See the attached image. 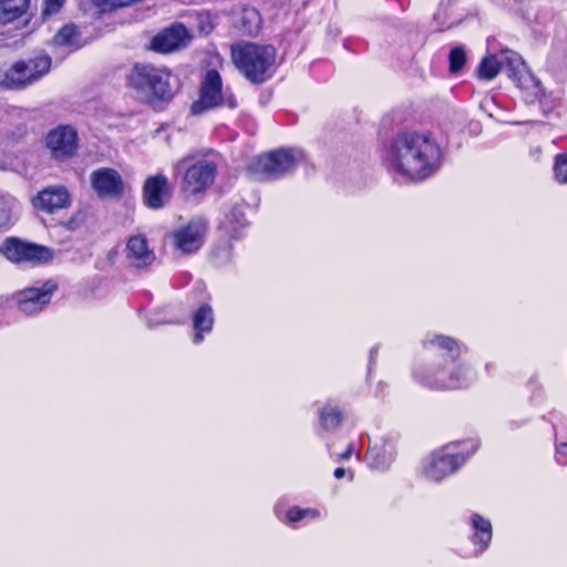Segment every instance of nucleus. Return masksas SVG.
<instances>
[{"mask_svg":"<svg viewBox=\"0 0 567 567\" xmlns=\"http://www.w3.org/2000/svg\"><path fill=\"white\" fill-rule=\"evenodd\" d=\"M390 168L411 182L433 176L442 163V151L427 133L402 132L391 142L388 152Z\"/></svg>","mask_w":567,"mask_h":567,"instance_id":"nucleus-1","label":"nucleus"},{"mask_svg":"<svg viewBox=\"0 0 567 567\" xmlns=\"http://www.w3.org/2000/svg\"><path fill=\"white\" fill-rule=\"evenodd\" d=\"M427 349L440 350L450 357L443 364L431 370L415 372V378L423 385L439 391L455 390L466 386L472 380L470 367L457 362L462 346L453 338L437 334L424 341Z\"/></svg>","mask_w":567,"mask_h":567,"instance_id":"nucleus-2","label":"nucleus"},{"mask_svg":"<svg viewBox=\"0 0 567 567\" xmlns=\"http://www.w3.org/2000/svg\"><path fill=\"white\" fill-rule=\"evenodd\" d=\"M231 60L238 71L252 83H262L274 73L276 49L254 42H239L230 48Z\"/></svg>","mask_w":567,"mask_h":567,"instance_id":"nucleus-3","label":"nucleus"},{"mask_svg":"<svg viewBox=\"0 0 567 567\" xmlns=\"http://www.w3.org/2000/svg\"><path fill=\"white\" fill-rule=\"evenodd\" d=\"M173 174L179 179L181 192L186 196H195L213 185L217 163L205 155L189 154L173 165Z\"/></svg>","mask_w":567,"mask_h":567,"instance_id":"nucleus-4","label":"nucleus"},{"mask_svg":"<svg viewBox=\"0 0 567 567\" xmlns=\"http://www.w3.org/2000/svg\"><path fill=\"white\" fill-rule=\"evenodd\" d=\"M169 80L171 73L166 69L152 64L135 65L130 75L131 86L138 99L147 103L172 99L173 90Z\"/></svg>","mask_w":567,"mask_h":567,"instance_id":"nucleus-5","label":"nucleus"},{"mask_svg":"<svg viewBox=\"0 0 567 567\" xmlns=\"http://www.w3.org/2000/svg\"><path fill=\"white\" fill-rule=\"evenodd\" d=\"M302 159L301 151L279 148L252 158L247 172L255 181L275 179L291 172Z\"/></svg>","mask_w":567,"mask_h":567,"instance_id":"nucleus-6","label":"nucleus"},{"mask_svg":"<svg viewBox=\"0 0 567 567\" xmlns=\"http://www.w3.org/2000/svg\"><path fill=\"white\" fill-rule=\"evenodd\" d=\"M50 68L51 58L47 54L17 61L4 72L0 85L10 90H22L39 81Z\"/></svg>","mask_w":567,"mask_h":567,"instance_id":"nucleus-7","label":"nucleus"},{"mask_svg":"<svg viewBox=\"0 0 567 567\" xmlns=\"http://www.w3.org/2000/svg\"><path fill=\"white\" fill-rule=\"evenodd\" d=\"M498 74H504L517 87L529 93L534 99H540L543 89L539 81L527 70L522 56L513 50L498 52Z\"/></svg>","mask_w":567,"mask_h":567,"instance_id":"nucleus-8","label":"nucleus"},{"mask_svg":"<svg viewBox=\"0 0 567 567\" xmlns=\"http://www.w3.org/2000/svg\"><path fill=\"white\" fill-rule=\"evenodd\" d=\"M474 452L455 451V447L449 445L442 450L435 451L424 462L422 466V476L431 482H441L449 475L455 473Z\"/></svg>","mask_w":567,"mask_h":567,"instance_id":"nucleus-9","label":"nucleus"},{"mask_svg":"<svg viewBox=\"0 0 567 567\" xmlns=\"http://www.w3.org/2000/svg\"><path fill=\"white\" fill-rule=\"evenodd\" d=\"M221 85L219 73L215 70L208 71L200 85L199 99L192 105V113L199 115L221 105L234 109L236 106L235 97L231 94L227 95V92L223 93Z\"/></svg>","mask_w":567,"mask_h":567,"instance_id":"nucleus-10","label":"nucleus"},{"mask_svg":"<svg viewBox=\"0 0 567 567\" xmlns=\"http://www.w3.org/2000/svg\"><path fill=\"white\" fill-rule=\"evenodd\" d=\"M0 254L13 264L40 265L50 261L53 254L50 248L24 241L16 237L7 238L0 246Z\"/></svg>","mask_w":567,"mask_h":567,"instance_id":"nucleus-11","label":"nucleus"},{"mask_svg":"<svg viewBox=\"0 0 567 567\" xmlns=\"http://www.w3.org/2000/svg\"><path fill=\"white\" fill-rule=\"evenodd\" d=\"M206 230L205 220L196 218L171 233L168 238L176 251L193 254L203 246Z\"/></svg>","mask_w":567,"mask_h":567,"instance_id":"nucleus-12","label":"nucleus"},{"mask_svg":"<svg viewBox=\"0 0 567 567\" xmlns=\"http://www.w3.org/2000/svg\"><path fill=\"white\" fill-rule=\"evenodd\" d=\"M56 285L52 281L44 282L41 287L25 288L16 293L18 308L25 315H35L49 305Z\"/></svg>","mask_w":567,"mask_h":567,"instance_id":"nucleus-13","label":"nucleus"},{"mask_svg":"<svg viewBox=\"0 0 567 567\" xmlns=\"http://www.w3.org/2000/svg\"><path fill=\"white\" fill-rule=\"evenodd\" d=\"M47 146L55 159L64 161L76 151V132L70 126H59L48 134Z\"/></svg>","mask_w":567,"mask_h":567,"instance_id":"nucleus-14","label":"nucleus"},{"mask_svg":"<svg viewBox=\"0 0 567 567\" xmlns=\"http://www.w3.org/2000/svg\"><path fill=\"white\" fill-rule=\"evenodd\" d=\"M189 40L187 29L183 24H176L165 29L155 35L151 48L156 52L168 53L184 48Z\"/></svg>","mask_w":567,"mask_h":567,"instance_id":"nucleus-15","label":"nucleus"},{"mask_svg":"<svg viewBox=\"0 0 567 567\" xmlns=\"http://www.w3.org/2000/svg\"><path fill=\"white\" fill-rule=\"evenodd\" d=\"M37 209L45 213H54L70 206L71 198L68 189L64 186H50L38 193L37 197L32 200Z\"/></svg>","mask_w":567,"mask_h":567,"instance_id":"nucleus-16","label":"nucleus"},{"mask_svg":"<svg viewBox=\"0 0 567 567\" xmlns=\"http://www.w3.org/2000/svg\"><path fill=\"white\" fill-rule=\"evenodd\" d=\"M91 185L100 197H113L123 189L121 175L112 168H100L94 171L91 176Z\"/></svg>","mask_w":567,"mask_h":567,"instance_id":"nucleus-17","label":"nucleus"},{"mask_svg":"<svg viewBox=\"0 0 567 567\" xmlns=\"http://www.w3.org/2000/svg\"><path fill=\"white\" fill-rule=\"evenodd\" d=\"M169 197L168 179L163 174L148 177L143 186V199L152 209L162 208Z\"/></svg>","mask_w":567,"mask_h":567,"instance_id":"nucleus-18","label":"nucleus"},{"mask_svg":"<svg viewBox=\"0 0 567 567\" xmlns=\"http://www.w3.org/2000/svg\"><path fill=\"white\" fill-rule=\"evenodd\" d=\"M126 259L132 267L143 269L153 264L155 254L148 248L144 236L135 235L127 240Z\"/></svg>","mask_w":567,"mask_h":567,"instance_id":"nucleus-19","label":"nucleus"},{"mask_svg":"<svg viewBox=\"0 0 567 567\" xmlns=\"http://www.w3.org/2000/svg\"><path fill=\"white\" fill-rule=\"evenodd\" d=\"M472 526L474 529L472 542L477 547L476 554L483 553L493 538V527L489 520L478 514L472 516Z\"/></svg>","mask_w":567,"mask_h":567,"instance_id":"nucleus-20","label":"nucleus"},{"mask_svg":"<svg viewBox=\"0 0 567 567\" xmlns=\"http://www.w3.org/2000/svg\"><path fill=\"white\" fill-rule=\"evenodd\" d=\"M214 324L213 309L208 305H202L193 316L194 343H200L204 333L212 331Z\"/></svg>","mask_w":567,"mask_h":567,"instance_id":"nucleus-21","label":"nucleus"},{"mask_svg":"<svg viewBox=\"0 0 567 567\" xmlns=\"http://www.w3.org/2000/svg\"><path fill=\"white\" fill-rule=\"evenodd\" d=\"M29 0H0V23L10 22L27 11Z\"/></svg>","mask_w":567,"mask_h":567,"instance_id":"nucleus-22","label":"nucleus"},{"mask_svg":"<svg viewBox=\"0 0 567 567\" xmlns=\"http://www.w3.org/2000/svg\"><path fill=\"white\" fill-rule=\"evenodd\" d=\"M53 43L56 47L76 49L80 47V32L75 25H64L54 35Z\"/></svg>","mask_w":567,"mask_h":567,"instance_id":"nucleus-23","label":"nucleus"},{"mask_svg":"<svg viewBox=\"0 0 567 567\" xmlns=\"http://www.w3.org/2000/svg\"><path fill=\"white\" fill-rule=\"evenodd\" d=\"M342 421L341 412L331 405H327L320 412V422L326 430L337 429Z\"/></svg>","mask_w":567,"mask_h":567,"instance_id":"nucleus-24","label":"nucleus"},{"mask_svg":"<svg viewBox=\"0 0 567 567\" xmlns=\"http://www.w3.org/2000/svg\"><path fill=\"white\" fill-rule=\"evenodd\" d=\"M18 207L14 198L1 195L0 196V227L6 226L10 219L12 212Z\"/></svg>","mask_w":567,"mask_h":567,"instance_id":"nucleus-25","label":"nucleus"},{"mask_svg":"<svg viewBox=\"0 0 567 567\" xmlns=\"http://www.w3.org/2000/svg\"><path fill=\"white\" fill-rule=\"evenodd\" d=\"M477 74L481 80H493L496 76V58L494 55L485 56L477 68Z\"/></svg>","mask_w":567,"mask_h":567,"instance_id":"nucleus-26","label":"nucleus"},{"mask_svg":"<svg viewBox=\"0 0 567 567\" xmlns=\"http://www.w3.org/2000/svg\"><path fill=\"white\" fill-rule=\"evenodd\" d=\"M450 71L457 73L466 63V53L462 47H455L449 55Z\"/></svg>","mask_w":567,"mask_h":567,"instance_id":"nucleus-27","label":"nucleus"},{"mask_svg":"<svg viewBox=\"0 0 567 567\" xmlns=\"http://www.w3.org/2000/svg\"><path fill=\"white\" fill-rule=\"evenodd\" d=\"M243 24L245 30L249 33H256L260 27V17L255 9H247L244 11Z\"/></svg>","mask_w":567,"mask_h":567,"instance_id":"nucleus-28","label":"nucleus"},{"mask_svg":"<svg viewBox=\"0 0 567 567\" xmlns=\"http://www.w3.org/2000/svg\"><path fill=\"white\" fill-rule=\"evenodd\" d=\"M554 174L559 184H567V154H558L555 157Z\"/></svg>","mask_w":567,"mask_h":567,"instance_id":"nucleus-29","label":"nucleus"},{"mask_svg":"<svg viewBox=\"0 0 567 567\" xmlns=\"http://www.w3.org/2000/svg\"><path fill=\"white\" fill-rule=\"evenodd\" d=\"M496 105V96L495 95H491V96H486L484 97L481 103H480V107L483 112H485L488 117H493V112H494V107Z\"/></svg>","mask_w":567,"mask_h":567,"instance_id":"nucleus-30","label":"nucleus"},{"mask_svg":"<svg viewBox=\"0 0 567 567\" xmlns=\"http://www.w3.org/2000/svg\"><path fill=\"white\" fill-rule=\"evenodd\" d=\"M65 0H44L43 14L49 16L59 11Z\"/></svg>","mask_w":567,"mask_h":567,"instance_id":"nucleus-31","label":"nucleus"},{"mask_svg":"<svg viewBox=\"0 0 567 567\" xmlns=\"http://www.w3.org/2000/svg\"><path fill=\"white\" fill-rule=\"evenodd\" d=\"M367 457L370 462V465L377 470H384L389 466V462L385 460L379 461L374 458V450L369 449L367 452Z\"/></svg>","mask_w":567,"mask_h":567,"instance_id":"nucleus-32","label":"nucleus"},{"mask_svg":"<svg viewBox=\"0 0 567 567\" xmlns=\"http://www.w3.org/2000/svg\"><path fill=\"white\" fill-rule=\"evenodd\" d=\"M287 520L290 523H296L303 519L302 508L292 507L286 514Z\"/></svg>","mask_w":567,"mask_h":567,"instance_id":"nucleus-33","label":"nucleus"},{"mask_svg":"<svg viewBox=\"0 0 567 567\" xmlns=\"http://www.w3.org/2000/svg\"><path fill=\"white\" fill-rule=\"evenodd\" d=\"M302 514H303L305 518L310 517V518L316 519L320 516L319 511L315 509V508H305V509H302Z\"/></svg>","mask_w":567,"mask_h":567,"instance_id":"nucleus-34","label":"nucleus"},{"mask_svg":"<svg viewBox=\"0 0 567 567\" xmlns=\"http://www.w3.org/2000/svg\"><path fill=\"white\" fill-rule=\"evenodd\" d=\"M557 453L559 455H567V442H563L557 445Z\"/></svg>","mask_w":567,"mask_h":567,"instance_id":"nucleus-35","label":"nucleus"},{"mask_svg":"<svg viewBox=\"0 0 567 567\" xmlns=\"http://www.w3.org/2000/svg\"><path fill=\"white\" fill-rule=\"evenodd\" d=\"M333 474H334L336 478L340 480V478L344 477L346 470L343 467H338V468H336Z\"/></svg>","mask_w":567,"mask_h":567,"instance_id":"nucleus-36","label":"nucleus"},{"mask_svg":"<svg viewBox=\"0 0 567 567\" xmlns=\"http://www.w3.org/2000/svg\"><path fill=\"white\" fill-rule=\"evenodd\" d=\"M352 449H353V446H352V444H350V445L348 446L347 451H346V452H343V453L340 455V457H341V458H343V460H348V458H350V456H351V454H352Z\"/></svg>","mask_w":567,"mask_h":567,"instance_id":"nucleus-37","label":"nucleus"},{"mask_svg":"<svg viewBox=\"0 0 567 567\" xmlns=\"http://www.w3.org/2000/svg\"><path fill=\"white\" fill-rule=\"evenodd\" d=\"M115 256H116V251L115 250H110L109 251V259H110L111 262H113Z\"/></svg>","mask_w":567,"mask_h":567,"instance_id":"nucleus-38","label":"nucleus"},{"mask_svg":"<svg viewBox=\"0 0 567 567\" xmlns=\"http://www.w3.org/2000/svg\"><path fill=\"white\" fill-rule=\"evenodd\" d=\"M375 353H377V349L374 348V349L371 350V359H373Z\"/></svg>","mask_w":567,"mask_h":567,"instance_id":"nucleus-39","label":"nucleus"},{"mask_svg":"<svg viewBox=\"0 0 567 567\" xmlns=\"http://www.w3.org/2000/svg\"><path fill=\"white\" fill-rule=\"evenodd\" d=\"M445 22H446V21H445V20H443L441 23H439L440 29L442 28V25H444V24H445Z\"/></svg>","mask_w":567,"mask_h":567,"instance_id":"nucleus-40","label":"nucleus"}]
</instances>
